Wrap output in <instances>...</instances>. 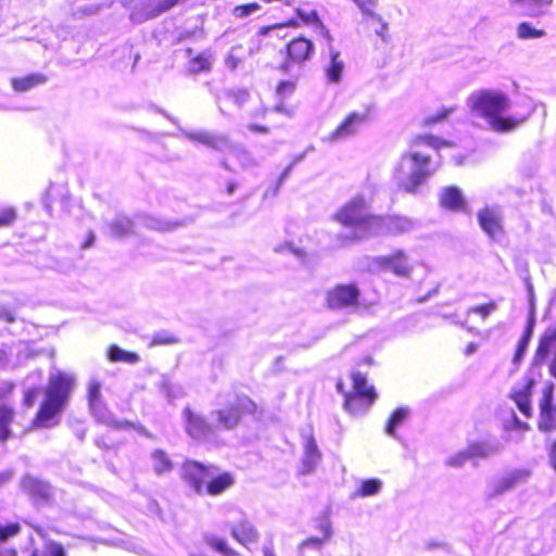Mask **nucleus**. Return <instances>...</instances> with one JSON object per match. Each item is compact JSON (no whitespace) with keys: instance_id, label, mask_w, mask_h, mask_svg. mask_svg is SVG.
<instances>
[{"instance_id":"obj_53","label":"nucleus","mask_w":556,"mask_h":556,"mask_svg":"<svg viewBox=\"0 0 556 556\" xmlns=\"http://www.w3.org/2000/svg\"><path fill=\"white\" fill-rule=\"evenodd\" d=\"M48 556H66L65 551L61 544L53 543L49 547Z\"/></svg>"},{"instance_id":"obj_42","label":"nucleus","mask_w":556,"mask_h":556,"mask_svg":"<svg viewBox=\"0 0 556 556\" xmlns=\"http://www.w3.org/2000/svg\"><path fill=\"white\" fill-rule=\"evenodd\" d=\"M16 219L15 208L9 206L0 211V228L11 226Z\"/></svg>"},{"instance_id":"obj_7","label":"nucleus","mask_w":556,"mask_h":556,"mask_svg":"<svg viewBox=\"0 0 556 556\" xmlns=\"http://www.w3.org/2000/svg\"><path fill=\"white\" fill-rule=\"evenodd\" d=\"M260 413L257 404L247 394H238L233 402L215 410L217 426L225 430L235 429L244 416Z\"/></svg>"},{"instance_id":"obj_2","label":"nucleus","mask_w":556,"mask_h":556,"mask_svg":"<svg viewBox=\"0 0 556 556\" xmlns=\"http://www.w3.org/2000/svg\"><path fill=\"white\" fill-rule=\"evenodd\" d=\"M466 103L472 117L484 119L496 132L511 131L525 122V117L503 116L510 106V100L502 91L477 90L467 98Z\"/></svg>"},{"instance_id":"obj_32","label":"nucleus","mask_w":556,"mask_h":556,"mask_svg":"<svg viewBox=\"0 0 556 556\" xmlns=\"http://www.w3.org/2000/svg\"><path fill=\"white\" fill-rule=\"evenodd\" d=\"M151 456L153 459V470L156 475L160 476L173 469L174 464L165 451L155 450Z\"/></svg>"},{"instance_id":"obj_30","label":"nucleus","mask_w":556,"mask_h":556,"mask_svg":"<svg viewBox=\"0 0 556 556\" xmlns=\"http://www.w3.org/2000/svg\"><path fill=\"white\" fill-rule=\"evenodd\" d=\"M106 356L112 363L136 364L140 359L136 352L125 351L116 344H111L108 348Z\"/></svg>"},{"instance_id":"obj_62","label":"nucleus","mask_w":556,"mask_h":556,"mask_svg":"<svg viewBox=\"0 0 556 556\" xmlns=\"http://www.w3.org/2000/svg\"><path fill=\"white\" fill-rule=\"evenodd\" d=\"M277 27H279V25L264 26V27H262V28L260 29V31H258V33H260V35H261V36H266V35H268V33H269L271 29H275V28H277Z\"/></svg>"},{"instance_id":"obj_4","label":"nucleus","mask_w":556,"mask_h":556,"mask_svg":"<svg viewBox=\"0 0 556 556\" xmlns=\"http://www.w3.org/2000/svg\"><path fill=\"white\" fill-rule=\"evenodd\" d=\"M368 204L362 195H356L345 202L333 215V219L344 227L353 228L351 236L339 235L340 244L358 241L372 232L375 214L367 212Z\"/></svg>"},{"instance_id":"obj_9","label":"nucleus","mask_w":556,"mask_h":556,"mask_svg":"<svg viewBox=\"0 0 556 556\" xmlns=\"http://www.w3.org/2000/svg\"><path fill=\"white\" fill-rule=\"evenodd\" d=\"M336 389L343 396V408L354 416L368 412L378 399L377 391L345 390L342 379L337 380Z\"/></svg>"},{"instance_id":"obj_51","label":"nucleus","mask_w":556,"mask_h":556,"mask_svg":"<svg viewBox=\"0 0 556 556\" xmlns=\"http://www.w3.org/2000/svg\"><path fill=\"white\" fill-rule=\"evenodd\" d=\"M117 427L123 428V429H130V428H135L139 433L143 434L144 437H147V438H152V435L148 432V430H147L143 426H141V425H139V426H137V427H135V426H134L131 422H129V421H123V422H121Z\"/></svg>"},{"instance_id":"obj_56","label":"nucleus","mask_w":556,"mask_h":556,"mask_svg":"<svg viewBox=\"0 0 556 556\" xmlns=\"http://www.w3.org/2000/svg\"><path fill=\"white\" fill-rule=\"evenodd\" d=\"M0 320H5L11 324L15 321V316L9 309L0 307Z\"/></svg>"},{"instance_id":"obj_15","label":"nucleus","mask_w":556,"mask_h":556,"mask_svg":"<svg viewBox=\"0 0 556 556\" xmlns=\"http://www.w3.org/2000/svg\"><path fill=\"white\" fill-rule=\"evenodd\" d=\"M535 383L533 377H526L523 384L519 389L511 390L509 394V399L515 402L520 413L527 418H531L533 415L532 395Z\"/></svg>"},{"instance_id":"obj_52","label":"nucleus","mask_w":556,"mask_h":556,"mask_svg":"<svg viewBox=\"0 0 556 556\" xmlns=\"http://www.w3.org/2000/svg\"><path fill=\"white\" fill-rule=\"evenodd\" d=\"M100 11V5H88L84 8H79L75 14L80 15H94Z\"/></svg>"},{"instance_id":"obj_18","label":"nucleus","mask_w":556,"mask_h":556,"mask_svg":"<svg viewBox=\"0 0 556 556\" xmlns=\"http://www.w3.org/2000/svg\"><path fill=\"white\" fill-rule=\"evenodd\" d=\"M529 476L530 471L527 469L513 470L493 483L490 495H502L505 492L523 484Z\"/></svg>"},{"instance_id":"obj_11","label":"nucleus","mask_w":556,"mask_h":556,"mask_svg":"<svg viewBox=\"0 0 556 556\" xmlns=\"http://www.w3.org/2000/svg\"><path fill=\"white\" fill-rule=\"evenodd\" d=\"M477 219L482 231L494 241L505 236L504 218L500 206L485 205L477 213Z\"/></svg>"},{"instance_id":"obj_34","label":"nucleus","mask_w":556,"mask_h":556,"mask_svg":"<svg viewBox=\"0 0 556 556\" xmlns=\"http://www.w3.org/2000/svg\"><path fill=\"white\" fill-rule=\"evenodd\" d=\"M382 486V482L377 478L363 480L356 491V495L367 497L376 495Z\"/></svg>"},{"instance_id":"obj_31","label":"nucleus","mask_w":556,"mask_h":556,"mask_svg":"<svg viewBox=\"0 0 556 556\" xmlns=\"http://www.w3.org/2000/svg\"><path fill=\"white\" fill-rule=\"evenodd\" d=\"M205 543L216 553L222 556H242L236 551L227 539L217 535H207Z\"/></svg>"},{"instance_id":"obj_55","label":"nucleus","mask_w":556,"mask_h":556,"mask_svg":"<svg viewBox=\"0 0 556 556\" xmlns=\"http://www.w3.org/2000/svg\"><path fill=\"white\" fill-rule=\"evenodd\" d=\"M235 102L237 105L241 106L243 105L248 99H249V93L247 91H238L235 96Z\"/></svg>"},{"instance_id":"obj_57","label":"nucleus","mask_w":556,"mask_h":556,"mask_svg":"<svg viewBox=\"0 0 556 556\" xmlns=\"http://www.w3.org/2000/svg\"><path fill=\"white\" fill-rule=\"evenodd\" d=\"M548 372L554 379H556V356L549 358Z\"/></svg>"},{"instance_id":"obj_19","label":"nucleus","mask_w":556,"mask_h":556,"mask_svg":"<svg viewBox=\"0 0 556 556\" xmlns=\"http://www.w3.org/2000/svg\"><path fill=\"white\" fill-rule=\"evenodd\" d=\"M375 362L371 356L366 355L358 358L350 372L353 390L377 391L375 386L368 382L367 372L363 368H371Z\"/></svg>"},{"instance_id":"obj_61","label":"nucleus","mask_w":556,"mask_h":556,"mask_svg":"<svg viewBox=\"0 0 556 556\" xmlns=\"http://www.w3.org/2000/svg\"><path fill=\"white\" fill-rule=\"evenodd\" d=\"M250 129L252 131H255V132H263V134H267L268 132V128L265 127V126H261V125H251L250 126Z\"/></svg>"},{"instance_id":"obj_49","label":"nucleus","mask_w":556,"mask_h":556,"mask_svg":"<svg viewBox=\"0 0 556 556\" xmlns=\"http://www.w3.org/2000/svg\"><path fill=\"white\" fill-rule=\"evenodd\" d=\"M425 177L426 176H414L412 184H403L401 185V188L405 192H415L416 187L424 181Z\"/></svg>"},{"instance_id":"obj_17","label":"nucleus","mask_w":556,"mask_h":556,"mask_svg":"<svg viewBox=\"0 0 556 556\" xmlns=\"http://www.w3.org/2000/svg\"><path fill=\"white\" fill-rule=\"evenodd\" d=\"M328 60L324 64V73L327 83L338 85L341 83L345 70V63L341 52L336 49L332 41H327Z\"/></svg>"},{"instance_id":"obj_28","label":"nucleus","mask_w":556,"mask_h":556,"mask_svg":"<svg viewBox=\"0 0 556 556\" xmlns=\"http://www.w3.org/2000/svg\"><path fill=\"white\" fill-rule=\"evenodd\" d=\"M296 13L303 23L311 25L315 29V31L325 37L327 41H333L329 30L319 20L318 14L315 10L305 11L304 9H298Z\"/></svg>"},{"instance_id":"obj_8","label":"nucleus","mask_w":556,"mask_h":556,"mask_svg":"<svg viewBox=\"0 0 556 556\" xmlns=\"http://www.w3.org/2000/svg\"><path fill=\"white\" fill-rule=\"evenodd\" d=\"M362 290L357 282H339L325 293V305L330 311L356 309L362 304Z\"/></svg>"},{"instance_id":"obj_37","label":"nucleus","mask_w":556,"mask_h":556,"mask_svg":"<svg viewBox=\"0 0 556 556\" xmlns=\"http://www.w3.org/2000/svg\"><path fill=\"white\" fill-rule=\"evenodd\" d=\"M101 400V384L97 380H91L87 387V401L90 407H94Z\"/></svg>"},{"instance_id":"obj_41","label":"nucleus","mask_w":556,"mask_h":556,"mask_svg":"<svg viewBox=\"0 0 556 556\" xmlns=\"http://www.w3.org/2000/svg\"><path fill=\"white\" fill-rule=\"evenodd\" d=\"M21 532V525L18 522H10L7 525H0V543L14 538Z\"/></svg>"},{"instance_id":"obj_22","label":"nucleus","mask_w":556,"mask_h":556,"mask_svg":"<svg viewBox=\"0 0 556 556\" xmlns=\"http://www.w3.org/2000/svg\"><path fill=\"white\" fill-rule=\"evenodd\" d=\"M230 534L237 542L245 547L257 543L260 539L257 529L248 520H241L235 525L230 530Z\"/></svg>"},{"instance_id":"obj_5","label":"nucleus","mask_w":556,"mask_h":556,"mask_svg":"<svg viewBox=\"0 0 556 556\" xmlns=\"http://www.w3.org/2000/svg\"><path fill=\"white\" fill-rule=\"evenodd\" d=\"M419 143L431 148V152L416 150L403 154L397 165L400 174H433L440 170L441 155L439 150L448 147L450 142L428 135L418 138L416 144Z\"/></svg>"},{"instance_id":"obj_38","label":"nucleus","mask_w":556,"mask_h":556,"mask_svg":"<svg viewBox=\"0 0 556 556\" xmlns=\"http://www.w3.org/2000/svg\"><path fill=\"white\" fill-rule=\"evenodd\" d=\"M178 342H179V338L173 333L157 332L151 338L149 345L150 346L172 345V344H176Z\"/></svg>"},{"instance_id":"obj_21","label":"nucleus","mask_w":556,"mask_h":556,"mask_svg":"<svg viewBox=\"0 0 556 556\" xmlns=\"http://www.w3.org/2000/svg\"><path fill=\"white\" fill-rule=\"evenodd\" d=\"M439 204L451 212H465L467 210L466 199L456 186H447L441 190Z\"/></svg>"},{"instance_id":"obj_58","label":"nucleus","mask_w":556,"mask_h":556,"mask_svg":"<svg viewBox=\"0 0 556 556\" xmlns=\"http://www.w3.org/2000/svg\"><path fill=\"white\" fill-rule=\"evenodd\" d=\"M238 64H239V60L236 59L232 54H229L228 58L226 59V65L230 70H235Z\"/></svg>"},{"instance_id":"obj_45","label":"nucleus","mask_w":556,"mask_h":556,"mask_svg":"<svg viewBox=\"0 0 556 556\" xmlns=\"http://www.w3.org/2000/svg\"><path fill=\"white\" fill-rule=\"evenodd\" d=\"M317 528L323 532V536L330 540L332 534L331 522L327 516H323L318 519Z\"/></svg>"},{"instance_id":"obj_29","label":"nucleus","mask_w":556,"mask_h":556,"mask_svg":"<svg viewBox=\"0 0 556 556\" xmlns=\"http://www.w3.org/2000/svg\"><path fill=\"white\" fill-rule=\"evenodd\" d=\"M492 452V448L484 442H472L467 446V450L462 453L458 458L450 460L452 465H460L464 460L471 457H486Z\"/></svg>"},{"instance_id":"obj_14","label":"nucleus","mask_w":556,"mask_h":556,"mask_svg":"<svg viewBox=\"0 0 556 556\" xmlns=\"http://www.w3.org/2000/svg\"><path fill=\"white\" fill-rule=\"evenodd\" d=\"M412 226L408 218L399 215H375L372 232L396 236L407 231Z\"/></svg>"},{"instance_id":"obj_44","label":"nucleus","mask_w":556,"mask_h":556,"mask_svg":"<svg viewBox=\"0 0 556 556\" xmlns=\"http://www.w3.org/2000/svg\"><path fill=\"white\" fill-rule=\"evenodd\" d=\"M39 394L38 388H29L24 391L22 404L24 407L30 408L35 405L36 399Z\"/></svg>"},{"instance_id":"obj_10","label":"nucleus","mask_w":556,"mask_h":556,"mask_svg":"<svg viewBox=\"0 0 556 556\" xmlns=\"http://www.w3.org/2000/svg\"><path fill=\"white\" fill-rule=\"evenodd\" d=\"M369 116L370 108L362 112L354 111L349 113L338 127L324 138V141L336 143L355 137L361 128L369 121Z\"/></svg>"},{"instance_id":"obj_54","label":"nucleus","mask_w":556,"mask_h":556,"mask_svg":"<svg viewBox=\"0 0 556 556\" xmlns=\"http://www.w3.org/2000/svg\"><path fill=\"white\" fill-rule=\"evenodd\" d=\"M549 464L556 471V439L551 443L548 447Z\"/></svg>"},{"instance_id":"obj_43","label":"nucleus","mask_w":556,"mask_h":556,"mask_svg":"<svg viewBox=\"0 0 556 556\" xmlns=\"http://www.w3.org/2000/svg\"><path fill=\"white\" fill-rule=\"evenodd\" d=\"M328 540L324 536L317 538V536H309L304 539L300 544L299 548L305 549V548H321V546L327 542Z\"/></svg>"},{"instance_id":"obj_36","label":"nucleus","mask_w":556,"mask_h":556,"mask_svg":"<svg viewBox=\"0 0 556 556\" xmlns=\"http://www.w3.org/2000/svg\"><path fill=\"white\" fill-rule=\"evenodd\" d=\"M258 10H261V5L257 2H252V3H248V4L236 5L231 10V14H232V16H235L237 18H245V17L254 14Z\"/></svg>"},{"instance_id":"obj_50","label":"nucleus","mask_w":556,"mask_h":556,"mask_svg":"<svg viewBox=\"0 0 556 556\" xmlns=\"http://www.w3.org/2000/svg\"><path fill=\"white\" fill-rule=\"evenodd\" d=\"M533 329H534V320H533V318H530L526 324V327L523 329V332H522L520 339L530 342L531 337L533 334Z\"/></svg>"},{"instance_id":"obj_33","label":"nucleus","mask_w":556,"mask_h":556,"mask_svg":"<svg viewBox=\"0 0 556 556\" xmlns=\"http://www.w3.org/2000/svg\"><path fill=\"white\" fill-rule=\"evenodd\" d=\"M409 415V410L406 408V407H397L395 408L387 424H386V432L391 435V437H394L395 435V429L397 426H400Z\"/></svg>"},{"instance_id":"obj_12","label":"nucleus","mask_w":556,"mask_h":556,"mask_svg":"<svg viewBox=\"0 0 556 556\" xmlns=\"http://www.w3.org/2000/svg\"><path fill=\"white\" fill-rule=\"evenodd\" d=\"M376 265L382 270H389L397 277L408 278L412 274L407 255L403 250H396L393 253L376 258Z\"/></svg>"},{"instance_id":"obj_64","label":"nucleus","mask_w":556,"mask_h":556,"mask_svg":"<svg viewBox=\"0 0 556 556\" xmlns=\"http://www.w3.org/2000/svg\"><path fill=\"white\" fill-rule=\"evenodd\" d=\"M263 553H264V556H276L274 551L269 547H264Z\"/></svg>"},{"instance_id":"obj_23","label":"nucleus","mask_w":556,"mask_h":556,"mask_svg":"<svg viewBox=\"0 0 556 556\" xmlns=\"http://www.w3.org/2000/svg\"><path fill=\"white\" fill-rule=\"evenodd\" d=\"M553 0H508L511 8L518 9L520 14L528 17H538L544 14Z\"/></svg>"},{"instance_id":"obj_47","label":"nucleus","mask_w":556,"mask_h":556,"mask_svg":"<svg viewBox=\"0 0 556 556\" xmlns=\"http://www.w3.org/2000/svg\"><path fill=\"white\" fill-rule=\"evenodd\" d=\"M453 111H454L453 108H451V109L443 108L435 115L429 116L426 119V123L427 124L439 123V122L445 119Z\"/></svg>"},{"instance_id":"obj_63","label":"nucleus","mask_w":556,"mask_h":556,"mask_svg":"<svg viewBox=\"0 0 556 556\" xmlns=\"http://www.w3.org/2000/svg\"><path fill=\"white\" fill-rule=\"evenodd\" d=\"M516 427L521 430H529L530 426L527 422H521L517 418L515 419Z\"/></svg>"},{"instance_id":"obj_20","label":"nucleus","mask_w":556,"mask_h":556,"mask_svg":"<svg viewBox=\"0 0 556 556\" xmlns=\"http://www.w3.org/2000/svg\"><path fill=\"white\" fill-rule=\"evenodd\" d=\"M359 9L364 18H370L377 21L380 24V28L375 30V34L379 36L383 42L389 41V24L383 17L375 11L379 0H352Z\"/></svg>"},{"instance_id":"obj_26","label":"nucleus","mask_w":556,"mask_h":556,"mask_svg":"<svg viewBox=\"0 0 556 556\" xmlns=\"http://www.w3.org/2000/svg\"><path fill=\"white\" fill-rule=\"evenodd\" d=\"M315 48L311 40L298 38L288 45L289 59L295 63H303L311 58Z\"/></svg>"},{"instance_id":"obj_13","label":"nucleus","mask_w":556,"mask_h":556,"mask_svg":"<svg viewBox=\"0 0 556 556\" xmlns=\"http://www.w3.org/2000/svg\"><path fill=\"white\" fill-rule=\"evenodd\" d=\"M186 432L194 440H204L213 433V428L206 418L190 407L184 409Z\"/></svg>"},{"instance_id":"obj_25","label":"nucleus","mask_w":556,"mask_h":556,"mask_svg":"<svg viewBox=\"0 0 556 556\" xmlns=\"http://www.w3.org/2000/svg\"><path fill=\"white\" fill-rule=\"evenodd\" d=\"M320 457L321 455L318 451L314 437L312 434L307 435L304 442L301 472L307 475L314 471L320 460Z\"/></svg>"},{"instance_id":"obj_6","label":"nucleus","mask_w":556,"mask_h":556,"mask_svg":"<svg viewBox=\"0 0 556 556\" xmlns=\"http://www.w3.org/2000/svg\"><path fill=\"white\" fill-rule=\"evenodd\" d=\"M156 112L175 124L181 136L195 146H203L217 152H235L238 150V147L225 132L208 129H186L180 126L175 117L166 113L163 109H156Z\"/></svg>"},{"instance_id":"obj_16","label":"nucleus","mask_w":556,"mask_h":556,"mask_svg":"<svg viewBox=\"0 0 556 556\" xmlns=\"http://www.w3.org/2000/svg\"><path fill=\"white\" fill-rule=\"evenodd\" d=\"M554 356H556V325L546 328L540 336L532 363L543 365Z\"/></svg>"},{"instance_id":"obj_48","label":"nucleus","mask_w":556,"mask_h":556,"mask_svg":"<svg viewBox=\"0 0 556 556\" xmlns=\"http://www.w3.org/2000/svg\"><path fill=\"white\" fill-rule=\"evenodd\" d=\"M530 342L519 339L514 354V362L519 363L523 357Z\"/></svg>"},{"instance_id":"obj_60","label":"nucleus","mask_w":556,"mask_h":556,"mask_svg":"<svg viewBox=\"0 0 556 556\" xmlns=\"http://www.w3.org/2000/svg\"><path fill=\"white\" fill-rule=\"evenodd\" d=\"M477 350H478V344L475 342H470L466 345V348L464 350V354L470 355V354L475 353Z\"/></svg>"},{"instance_id":"obj_24","label":"nucleus","mask_w":556,"mask_h":556,"mask_svg":"<svg viewBox=\"0 0 556 556\" xmlns=\"http://www.w3.org/2000/svg\"><path fill=\"white\" fill-rule=\"evenodd\" d=\"M14 407L0 393V443H4L12 438L11 425L14 422Z\"/></svg>"},{"instance_id":"obj_1","label":"nucleus","mask_w":556,"mask_h":556,"mask_svg":"<svg viewBox=\"0 0 556 556\" xmlns=\"http://www.w3.org/2000/svg\"><path fill=\"white\" fill-rule=\"evenodd\" d=\"M75 386V375L61 370L51 374L43 389V397L31 418L30 427L43 429L58 425Z\"/></svg>"},{"instance_id":"obj_39","label":"nucleus","mask_w":556,"mask_h":556,"mask_svg":"<svg viewBox=\"0 0 556 556\" xmlns=\"http://www.w3.org/2000/svg\"><path fill=\"white\" fill-rule=\"evenodd\" d=\"M497 308V304L495 301H490L488 303L475 305L468 308V314H477L482 319H485L490 314H492Z\"/></svg>"},{"instance_id":"obj_35","label":"nucleus","mask_w":556,"mask_h":556,"mask_svg":"<svg viewBox=\"0 0 556 556\" xmlns=\"http://www.w3.org/2000/svg\"><path fill=\"white\" fill-rule=\"evenodd\" d=\"M517 37L522 40L541 38L546 35L545 30L534 28L530 23L522 22L517 26Z\"/></svg>"},{"instance_id":"obj_40","label":"nucleus","mask_w":556,"mask_h":556,"mask_svg":"<svg viewBox=\"0 0 556 556\" xmlns=\"http://www.w3.org/2000/svg\"><path fill=\"white\" fill-rule=\"evenodd\" d=\"M211 68V60L210 56L205 53H202L190 62V71L192 73H201L206 72Z\"/></svg>"},{"instance_id":"obj_59","label":"nucleus","mask_w":556,"mask_h":556,"mask_svg":"<svg viewBox=\"0 0 556 556\" xmlns=\"http://www.w3.org/2000/svg\"><path fill=\"white\" fill-rule=\"evenodd\" d=\"M93 242H94V235H93V232H89L88 236L86 237L85 241L81 243V248L88 249L93 244Z\"/></svg>"},{"instance_id":"obj_3","label":"nucleus","mask_w":556,"mask_h":556,"mask_svg":"<svg viewBox=\"0 0 556 556\" xmlns=\"http://www.w3.org/2000/svg\"><path fill=\"white\" fill-rule=\"evenodd\" d=\"M213 468L198 460H187L181 467V478L199 495L220 496L235 486L236 476L227 470L210 476Z\"/></svg>"},{"instance_id":"obj_27","label":"nucleus","mask_w":556,"mask_h":556,"mask_svg":"<svg viewBox=\"0 0 556 556\" xmlns=\"http://www.w3.org/2000/svg\"><path fill=\"white\" fill-rule=\"evenodd\" d=\"M48 81L46 75L41 73H33L20 78H13L11 85L17 92L28 91L37 86L45 85Z\"/></svg>"},{"instance_id":"obj_46","label":"nucleus","mask_w":556,"mask_h":556,"mask_svg":"<svg viewBox=\"0 0 556 556\" xmlns=\"http://www.w3.org/2000/svg\"><path fill=\"white\" fill-rule=\"evenodd\" d=\"M295 90V84L290 80L281 81L277 87V93L280 97H290Z\"/></svg>"}]
</instances>
